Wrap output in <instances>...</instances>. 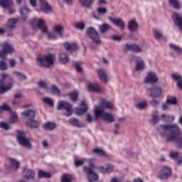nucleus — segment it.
<instances>
[{
    "label": "nucleus",
    "instance_id": "1",
    "mask_svg": "<svg viewBox=\"0 0 182 182\" xmlns=\"http://www.w3.org/2000/svg\"><path fill=\"white\" fill-rule=\"evenodd\" d=\"M158 133L163 137H166V141H175L177 147L182 149L181 131L177 124L159 125Z\"/></svg>",
    "mask_w": 182,
    "mask_h": 182
},
{
    "label": "nucleus",
    "instance_id": "2",
    "mask_svg": "<svg viewBox=\"0 0 182 182\" xmlns=\"http://www.w3.org/2000/svg\"><path fill=\"white\" fill-rule=\"evenodd\" d=\"M14 83H15V80L9 76L8 74H1V80H0V93L1 95H4V93H6L8 90H11L14 87Z\"/></svg>",
    "mask_w": 182,
    "mask_h": 182
},
{
    "label": "nucleus",
    "instance_id": "3",
    "mask_svg": "<svg viewBox=\"0 0 182 182\" xmlns=\"http://www.w3.org/2000/svg\"><path fill=\"white\" fill-rule=\"evenodd\" d=\"M55 60H56V56L52 53L38 56L36 58L38 66L41 68H50V66H53Z\"/></svg>",
    "mask_w": 182,
    "mask_h": 182
},
{
    "label": "nucleus",
    "instance_id": "4",
    "mask_svg": "<svg viewBox=\"0 0 182 182\" xmlns=\"http://www.w3.org/2000/svg\"><path fill=\"white\" fill-rule=\"evenodd\" d=\"M87 35L92 41L90 43V48L92 49H96L98 45L102 43L100 41V38L99 37V34H97V31L95 30V28L90 27L86 28Z\"/></svg>",
    "mask_w": 182,
    "mask_h": 182
},
{
    "label": "nucleus",
    "instance_id": "5",
    "mask_svg": "<svg viewBox=\"0 0 182 182\" xmlns=\"http://www.w3.org/2000/svg\"><path fill=\"white\" fill-rule=\"evenodd\" d=\"M94 113L96 119H102L107 123H113L114 122V117H113L112 114L105 112L97 107L95 108Z\"/></svg>",
    "mask_w": 182,
    "mask_h": 182
},
{
    "label": "nucleus",
    "instance_id": "6",
    "mask_svg": "<svg viewBox=\"0 0 182 182\" xmlns=\"http://www.w3.org/2000/svg\"><path fill=\"white\" fill-rule=\"evenodd\" d=\"M83 171L87 174L89 182L97 181L99 175L95 172V166L92 164H90V167L83 166Z\"/></svg>",
    "mask_w": 182,
    "mask_h": 182
},
{
    "label": "nucleus",
    "instance_id": "7",
    "mask_svg": "<svg viewBox=\"0 0 182 182\" xmlns=\"http://www.w3.org/2000/svg\"><path fill=\"white\" fill-rule=\"evenodd\" d=\"M25 132L22 131H18L16 134V139L18 142L22 147H26V149H32V144L29 141V139L25 137Z\"/></svg>",
    "mask_w": 182,
    "mask_h": 182
},
{
    "label": "nucleus",
    "instance_id": "8",
    "mask_svg": "<svg viewBox=\"0 0 182 182\" xmlns=\"http://www.w3.org/2000/svg\"><path fill=\"white\" fill-rule=\"evenodd\" d=\"M58 110H63L65 109V112L63 113L64 116L69 117L73 114V107L70 103L66 101H60L58 102V106L57 107Z\"/></svg>",
    "mask_w": 182,
    "mask_h": 182
},
{
    "label": "nucleus",
    "instance_id": "9",
    "mask_svg": "<svg viewBox=\"0 0 182 182\" xmlns=\"http://www.w3.org/2000/svg\"><path fill=\"white\" fill-rule=\"evenodd\" d=\"M36 26L38 29H41L43 33H46L49 39H56L55 33L48 31V26L45 24V21H43V20L39 18L36 22Z\"/></svg>",
    "mask_w": 182,
    "mask_h": 182
},
{
    "label": "nucleus",
    "instance_id": "10",
    "mask_svg": "<svg viewBox=\"0 0 182 182\" xmlns=\"http://www.w3.org/2000/svg\"><path fill=\"white\" fill-rule=\"evenodd\" d=\"M1 46L2 49L0 50V59H2V60H6L8 53L14 52V48L8 43H3Z\"/></svg>",
    "mask_w": 182,
    "mask_h": 182
},
{
    "label": "nucleus",
    "instance_id": "11",
    "mask_svg": "<svg viewBox=\"0 0 182 182\" xmlns=\"http://www.w3.org/2000/svg\"><path fill=\"white\" fill-rule=\"evenodd\" d=\"M171 176V168L168 166H163L158 172V178L161 180H168Z\"/></svg>",
    "mask_w": 182,
    "mask_h": 182
},
{
    "label": "nucleus",
    "instance_id": "12",
    "mask_svg": "<svg viewBox=\"0 0 182 182\" xmlns=\"http://www.w3.org/2000/svg\"><path fill=\"white\" fill-rule=\"evenodd\" d=\"M35 171L29 169L28 168H23V177L25 180H28V181H30V180H35Z\"/></svg>",
    "mask_w": 182,
    "mask_h": 182
},
{
    "label": "nucleus",
    "instance_id": "13",
    "mask_svg": "<svg viewBox=\"0 0 182 182\" xmlns=\"http://www.w3.org/2000/svg\"><path fill=\"white\" fill-rule=\"evenodd\" d=\"M150 92V97H160L161 96L162 89L161 87L154 85L152 88H148Z\"/></svg>",
    "mask_w": 182,
    "mask_h": 182
},
{
    "label": "nucleus",
    "instance_id": "14",
    "mask_svg": "<svg viewBox=\"0 0 182 182\" xmlns=\"http://www.w3.org/2000/svg\"><path fill=\"white\" fill-rule=\"evenodd\" d=\"M38 1L41 4V9L44 14H50L52 12V7L46 0H38Z\"/></svg>",
    "mask_w": 182,
    "mask_h": 182
},
{
    "label": "nucleus",
    "instance_id": "15",
    "mask_svg": "<svg viewBox=\"0 0 182 182\" xmlns=\"http://www.w3.org/2000/svg\"><path fill=\"white\" fill-rule=\"evenodd\" d=\"M109 21H110V22H112V23L114 25H115V26H118V28H119L122 31H123V29H124L126 25L124 24V22H123V20H122V18H114L112 17H108Z\"/></svg>",
    "mask_w": 182,
    "mask_h": 182
},
{
    "label": "nucleus",
    "instance_id": "16",
    "mask_svg": "<svg viewBox=\"0 0 182 182\" xmlns=\"http://www.w3.org/2000/svg\"><path fill=\"white\" fill-rule=\"evenodd\" d=\"M26 124L30 129H38L39 127V121L35 119V118L29 119L28 120L26 121Z\"/></svg>",
    "mask_w": 182,
    "mask_h": 182
},
{
    "label": "nucleus",
    "instance_id": "17",
    "mask_svg": "<svg viewBox=\"0 0 182 182\" xmlns=\"http://www.w3.org/2000/svg\"><path fill=\"white\" fill-rule=\"evenodd\" d=\"M125 48L127 50H132V52H135L136 53H140L143 50L137 44H126Z\"/></svg>",
    "mask_w": 182,
    "mask_h": 182
},
{
    "label": "nucleus",
    "instance_id": "18",
    "mask_svg": "<svg viewBox=\"0 0 182 182\" xmlns=\"http://www.w3.org/2000/svg\"><path fill=\"white\" fill-rule=\"evenodd\" d=\"M21 114L24 117V119L29 120V119H35L36 112L33 109H28L22 112Z\"/></svg>",
    "mask_w": 182,
    "mask_h": 182
},
{
    "label": "nucleus",
    "instance_id": "19",
    "mask_svg": "<svg viewBox=\"0 0 182 182\" xmlns=\"http://www.w3.org/2000/svg\"><path fill=\"white\" fill-rule=\"evenodd\" d=\"M100 110L105 112V109H113V104L109 101L103 100L99 106H96Z\"/></svg>",
    "mask_w": 182,
    "mask_h": 182
},
{
    "label": "nucleus",
    "instance_id": "20",
    "mask_svg": "<svg viewBox=\"0 0 182 182\" xmlns=\"http://www.w3.org/2000/svg\"><path fill=\"white\" fill-rule=\"evenodd\" d=\"M159 80V78L154 73H149L144 80V83H156Z\"/></svg>",
    "mask_w": 182,
    "mask_h": 182
},
{
    "label": "nucleus",
    "instance_id": "21",
    "mask_svg": "<svg viewBox=\"0 0 182 182\" xmlns=\"http://www.w3.org/2000/svg\"><path fill=\"white\" fill-rule=\"evenodd\" d=\"M88 89L90 92H95L96 93H102V88L99 86L98 83H90Z\"/></svg>",
    "mask_w": 182,
    "mask_h": 182
},
{
    "label": "nucleus",
    "instance_id": "22",
    "mask_svg": "<svg viewBox=\"0 0 182 182\" xmlns=\"http://www.w3.org/2000/svg\"><path fill=\"white\" fill-rule=\"evenodd\" d=\"M19 12L23 21H26L28 19V14H29V9L26 6H22L20 7Z\"/></svg>",
    "mask_w": 182,
    "mask_h": 182
},
{
    "label": "nucleus",
    "instance_id": "23",
    "mask_svg": "<svg viewBox=\"0 0 182 182\" xmlns=\"http://www.w3.org/2000/svg\"><path fill=\"white\" fill-rule=\"evenodd\" d=\"M16 22L18 20L15 18H11L8 21V22L5 25V28L6 31H12L14 28H15V25H16Z\"/></svg>",
    "mask_w": 182,
    "mask_h": 182
},
{
    "label": "nucleus",
    "instance_id": "24",
    "mask_svg": "<svg viewBox=\"0 0 182 182\" xmlns=\"http://www.w3.org/2000/svg\"><path fill=\"white\" fill-rule=\"evenodd\" d=\"M64 48L66 50H68L69 52H72L73 50H77V49H79V47L75 43H65Z\"/></svg>",
    "mask_w": 182,
    "mask_h": 182
},
{
    "label": "nucleus",
    "instance_id": "25",
    "mask_svg": "<svg viewBox=\"0 0 182 182\" xmlns=\"http://www.w3.org/2000/svg\"><path fill=\"white\" fill-rule=\"evenodd\" d=\"M135 62H136V65L135 67V70H141V69H144V61L141 60L140 57H136L135 58Z\"/></svg>",
    "mask_w": 182,
    "mask_h": 182
},
{
    "label": "nucleus",
    "instance_id": "26",
    "mask_svg": "<svg viewBox=\"0 0 182 182\" xmlns=\"http://www.w3.org/2000/svg\"><path fill=\"white\" fill-rule=\"evenodd\" d=\"M68 122L70 123V124H71V126H74V127H79V128L85 127V124L80 122L79 119L76 118H73V117L70 118Z\"/></svg>",
    "mask_w": 182,
    "mask_h": 182
},
{
    "label": "nucleus",
    "instance_id": "27",
    "mask_svg": "<svg viewBox=\"0 0 182 182\" xmlns=\"http://www.w3.org/2000/svg\"><path fill=\"white\" fill-rule=\"evenodd\" d=\"M97 168L100 170L101 173H103V174H107V173L113 171L114 167L112 164H108L106 168L103 166H100Z\"/></svg>",
    "mask_w": 182,
    "mask_h": 182
},
{
    "label": "nucleus",
    "instance_id": "28",
    "mask_svg": "<svg viewBox=\"0 0 182 182\" xmlns=\"http://www.w3.org/2000/svg\"><path fill=\"white\" fill-rule=\"evenodd\" d=\"M139 28V23L134 20H131L128 23V29L130 32H134Z\"/></svg>",
    "mask_w": 182,
    "mask_h": 182
},
{
    "label": "nucleus",
    "instance_id": "29",
    "mask_svg": "<svg viewBox=\"0 0 182 182\" xmlns=\"http://www.w3.org/2000/svg\"><path fill=\"white\" fill-rule=\"evenodd\" d=\"M151 119L150 120L152 124H157L160 122V117H159V111H154L151 114Z\"/></svg>",
    "mask_w": 182,
    "mask_h": 182
},
{
    "label": "nucleus",
    "instance_id": "30",
    "mask_svg": "<svg viewBox=\"0 0 182 182\" xmlns=\"http://www.w3.org/2000/svg\"><path fill=\"white\" fill-rule=\"evenodd\" d=\"M98 76L102 82H105V83H107V74L106 73V71L103 69L98 70L97 71Z\"/></svg>",
    "mask_w": 182,
    "mask_h": 182
},
{
    "label": "nucleus",
    "instance_id": "31",
    "mask_svg": "<svg viewBox=\"0 0 182 182\" xmlns=\"http://www.w3.org/2000/svg\"><path fill=\"white\" fill-rule=\"evenodd\" d=\"M43 129L45 130L52 131L56 129V123L52 122H48L43 125Z\"/></svg>",
    "mask_w": 182,
    "mask_h": 182
},
{
    "label": "nucleus",
    "instance_id": "32",
    "mask_svg": "<svg viewBox=\"0 0 182 182\" xmlns=\"http://www.w3.org/2000/svg\"><path fill=\"white\" fill-rule=\"evenodd\" d=\"M59 62L65 65L69 62V57L65 53H61L59 54Z\"/></svg>",
    "mask_w": 182,
    "mask_h": 182
},
{
    "label": "nucleus",
    "instance_id": "33",
    "mask_svg": "<svg viewBox=\"0 0 182 182\" xmlns=\"http://www.w3.org/2000/svg\"><path fill=\"white\" fill-rule=\"evenodd\" d=\"M99 29L101 33H106L107 31H110V29H112V26L107 23H103L99 26Z\"/></svg>",
    "mask_w": 182,
    "mask_h": 182
},
{
    "label": "nucleus",
    "instance_id": "34",
    "mask_svg": "<svg viewBox=\"0 0 182 182\" xmlns=\"http://www.w3.org/2000/svg\"><path fill=\"white\" fill-rule=\"evenodd\" d=\"M0 5L2 8H4V9L11 8V6H12V0H0Z\"/></svg>",
    "mask_w": 182,
    "mask_h": 182
},
{
    "label": "nucleus",
    "instance_id": "35",
    "mask_svg": "<svg viewBox=\"0 0 182 182\" xmlns=\"http://www.w3.org/2000/svg\"><path fill=\"white\" fill-rule=\"evenodd\" d=\"M38 178H50L51 176L50 173L40 170L38 171Z\"/></svg>",
    "mask_w": 182,
    "mask_h": 182
},
{
    "label": "nucleus",
    "instance_id": "36",
    "mask_svg": "<svg viewBox=\"0 0 182 182\" xmlns=\"http://www.w3.org/2000/svg\"><path fill=\"white\" fill-rule=\"evenodd\" d=\"M169 5L173 9H180L181 6H180V2H178V0H168Z\"/></svg>",
    "mask_w": 182,
    "mask_h": 182
},
{
    "label": "nucleus",
    "instance_id": "37",
    "mask_svg": "<svg viewBox=\"0 0 182 182\" xmlns=\"http://www.w3.org/2000/svg\"><path fill=\"white\" fill-rule=\"evenodd\" d=\"M161 119L168 123L170 122H173L174 120V117L171 115H166V114H161Z\"/></svg>",
    "mask_w": 182,
    "mask_h": 182
},
{
    "label": "nucleus",
    "instance_id": "38",
    "mask_svg": "<svg viewBox=\"0 0 182 182\" xmlns=\"http://www.w3.org/2000/svg\"><path fill=\"white\" fill-rule=\"evenodd\" d=\"M92 153L104 157H107V154H106V152L103 149H100L99 148L94 149L92 150Z\"/></svg>",
    "mask_w": 182,
    "mask_h": 182
},
{
    "label": "nucleus",
    "instance_id": "39",
    "mask_svg": "<svg viewBox=\"0 0 182 182\" xmlns=\"http://www.w3.org/2000/svg\"><path fill=\"white\" fill-rule=\"evenodd\" d=\"M73 176L70 174L65 173L61 177V182H72Z\"/></svg>",
    "mask_w": 182,
    "mask_h": 182
},
{
    "label": "nucleus",
    "instance_id": "40",
    "mask_svg": "<svg viewBox=\"0 0 182 182\" xmlns=\"http://www.w3.org/2000/svg\"><path fill=\"white\" fill-rule=\"evenodd\" d=\"M80 4L82 5L85 8H89L90 5L93 4L95 0H78Z\"/></svg>",
    "mask_w": 182,
    "mask_h": 182
},
{
    "label": "nucleus",
    "instance_id": "41",
    "mask_svg": "<svg viewBox=\"0 0 182 182\" xmlns=\"http://www.w3.org/2000/svg\"><path fill=\"white\" fill-rule=\"evenodd\" d=\"M169 46H170L171 49H172V50H173V52H176V53H177V55H182L181 48H180L174 44H170Z\"/></svg>",
    "mask_w": 182,
    "mask_h": 182
},
{
    "label": "nucleus",
    "instance_id": "42",
    "mask_svg": "<svg viewBox=\"0 0 182 182\" xmlns=\"http://www.w3.org/2000/svg\"><path fill=\"white\" fill-rule=\"evenodd\" d=\"M9 160L11 167H12V168H14L15 170H18V168H19V162H18V161H16V159L11 158H10Z\"/></svg>",
    "mask_w": 182,
    "mask_h": 182
},
{
    "label": "nucleus",
    "instance_id": "43",
    "mask_svg": "<svg viewBox=\"0 0 182 182\" xmlns=\"http://www.w3.org/2000/svg\"><path fill=\"white\" fill-rule=\"evenodd\" d=\"M13 75H15L16 77H18L19 80H26L27 79L26 75L18 71L13 72Z\"/></svg>",
    "mask_w": 182,
    "mask_h": 182
},
{
    "label": "nucleus",
    "instance_id": "44",
    "mask_svg": "<svg viewBox=\"0 0 182 182\" xmlns=\"http://www.w3.org/2000/svg\"><path fill=\"white\" fill-rule=\"evenodd\" d=\"M71 102H76V100H77V97H78V95H77V92H70L69 95H68Z\"/></svg>",
    "mask_w": 182,
    "mask_h": 182
},
{
    "label": "nucleus",
    "instance_id": "45",
    "mask_svg": "<svg viewBox=\"0 0 182 182\" xmlns=\"http://www.w3.org/2000/svg\"><path fill=\"white\" fill-rule=\"evenodd\" d=\"M54 32H56V33H58L60 35V38H62V31H63V26H55L53 28Z\"/></svg>",
    "mask_w": 182,
    "mask_h": 182
},
{
    "label": "nucleus",
    "instance_id": "46",
    "mask_svg": "<svg viewBox=\"0 0 182 182\" xmlns=\"http://www.w3.org/2000/svg\"><path fill=\"white\" fill-rule=\"evenodd\" d=\"M38 85L41 87V89H43L44 90H48L49 89V87H48V84L46 81L40 80L38 82Z\"/></svg>",
    "mask_w": 182,
    "mask_h": 182
},
{
    "label": "nucleus",
    "instance_id": "47",
    "mask_svg": "<svg viewBox=\"0 0 182 182\" xmlns=\"http://www.w3.org/2000/svg\"><path fill=\"white\" fill-rule=\"evenodd\" d=\"M87 112V107H84V108H76L75 109V113L78 116H80V114H85Z\"/></svg>",
    "mask_w": 182,
    "mask_h": 182
},
{
    "label": "nucleus",
    "instance_id": "48",
    "mask_svg": "<svg viewBox=\"0 0 182 182\" xmlns=\"http://www.w3.org/2000/svg\"><path fill=\"white\" fill-rule=\"evenodd\" d=\"M0 70H8V65L5 60H0Z\"/></svg>",
    "mask_w": 182,
    "mask_h": 182
},
{
    "label": "nucleus",
    "instance_id": "49",
    "mask_svg": "<svg viewBox=\"0 0 182 182\" xmlns=\"http://www.w3.org/2000/svg\"><path fill=\"white\" fill-rule=\"evenodd\" d=\"M137 109H139L141 110H143V109H146L147 107V102L143 101L141 102H139L136 105Z\"/></svg>",
    "mask_w": 182,
    "mask_h": 182
},
{
    "label": "nucleus",
    "instance_id": "50",
    "mask_svg": "<svg viewBox=\"0 0 182 182\" xmlns=\"http://www.w3.org/2000/svg\"><path fill=\"white\" fill-rule=\"evenodd\" d=\"M50 89L53 95H60V90H59V88H58V87H56V85H51Z\"/></svg>",
    "mask_w": 182,
    "mask_h": 182
},
{
    "label": "nucleus",
    "instance_id": "51",
    "mask_svg": "<svg viewBox=\"0 0 182 182\" xmlns=\"http://www.w3.org/2000/svg\"><path fill=\"white\" fill-rule=\"evenodd\" d=\"M85 26L86 25L83 22L76 23L75 24V28H76V29H80V31H83Z\"/></svg>",
    "mask_w": 182,
    "mask_h": 182
},
{
    "label": "nucleus",
    "instance_id": "52",
    "mask_svg": "<svg viewBox=\"0 0 182 182\" xmlns=\"http://www.w3.org/2000/svg\"><path fill=\"white\" fill-rule=\"evenodd\" d=\"M73 66H74L75 70H77V72H78V73H80V72H82V67L80 66V62H75L73 63Z\"/></svg>",
    "mask_w": 182,
    "mask_h": 182
},
{
    "label": "nucleus",
    "instance_id": "53",
    "mask_svg": "<svg viewBox=\"0 0 182 182\" xmlns=\"http://www.w3.org/2000/svg\"><path fill=\"white\" fill-rule=\"evenodd\" d=\"M166 103H168L169 105H177V98H176V97L168 98L166 100Z\"/></svg>",
    "mask_w": 182,
    "mask_h": 182
},
{
    "label": "nucleus",
    "instance_id": "54",
    "mask_svg": "<svg viewBox=\"0 0 182 182\" xmlns=\"http://www.w3.org/2000/svg\"><path fill=\"white\" fill-rule=\"evenodd\" d=\"M97 12L98 14H100V15H105V14L107 13V9L105 8V7H99L97 9Z\"/></svg>",
    "mask_w": 182,
    "mask_h": 182
},
{
    "label": "nucleus",
    "instance_id": "55",
    "mask_svg": "<svg viewBox=\"0 0 182 182\" xmlns=\"http://www.w3.org/2000/svg\"><path fill=\"white\" fill-rule=\"evenodd\" d=\"M43 103H46V105H48L49 106H53L54 105L53 100L50 98H48V97L43 98Z\"/></svg>",
    "mask_w": 182,
    "mask_h": 182
},
{
    "label": "nucleus",
    "instance_id": "56",
    "mask_svg": "<svg viewBox=\"0 0 182 182\" xmlns=\"http://www.w3.org/2000/svg\"><path fill=\"white\" fill-rule=\"evenodd\" d=\"M153 31L155 39H160V38L163 36V35L161 34V33H160V31H159V30L154 29Z\"/></svg>",
    "mask_w": 182,
    "mask_h": 182
},
{
    "label": "nucleus",
    "instance_id": "57",
    "mask_svg": "<svg viewBox=\"0 0 182 182\" xmlns=\"http://www.w3.org/2000/svg\"><path fill=\"white\" fill-rule=\"evenodd\" d=\"M149 105H150V106H152V107H157V106H159V105H160V102L157 101L155 99H152L149 102Z\"/></svg>",
    "mask_w": 182,
    "mask_h": 182
},
{
    "label": "nucleus",
    "instance_id": "58",
    "mask_svg": "<svg viewBox=\"0 0 182 182\" xmlns=\"http://www.w3.org/2000/svg\"><path fill=\"white\" fill-rule=\"evenodd\" d=\"M83 164H85V161L79 160V159H75V167H80V166H83Z\"/></svg>",
    "mask_w": 182,
    "mask_h": 182
},
{
    "label": "nucleus",
    "instance_id": "59",
    "mask_svg": "<svg viewBox=\"0 0 182 182\" xmlns=\"http://www.w3.org/2000/svg\"><path fill=\"white\" fill-rule=\"evenodd\" d=\"M170 157H171V159H173V160H176V159H178L179 157L178 152H177V151L171 152Z\"/></svg>",
    "mask_w": 182,
    "mask_h": 182
},
{
    "label": "nucleus",
    "instance_id": "60",
    "mask_svg": "<svg viewBox=\"0 0 182 182\" xmlns=\"http://www.w3.org/2000/svg\"><path fill=\"white\" fill-rule=\"evenodd\" d=\"M16 122H18V115L16 114H12L10 123H16Z\"/></svg>",
    "mask_w": 182,
    "mask_h": 182
},
{
    "label": "nucleus",
    "instance_id": "61",
    "mask_svg": "<svg viewBox=\"0 0 182 182\" xmlns=\"http://www.w3.org/2000/svg\"><path fill=\"white\" fill-rule=\"evenodd\" d=\"M1 129H4V130H9V124L5 122H0Z\"/></svg>",
    "mask_w": 182,
    "mask_h": 182
},
{
    "label": "nucleus",
    "instance_id": "62",
    "mask_svg": "<svg viewBox=\"0 0 182 182\" xmlns=\"http://www.w3.org/2000/svg\"><path fill=\"white\" fill-rule=\"evenodd\" d=\"M0 110L1 112H2V110H11V107L6 104H4L0 106Z\"/></svg>",
    "mask_w": 182,
    "mask_h": 182
},
{
    "label": "nucleus",
    "instance_id": "63",
    "mask_svg": "<svg viewBox=\"0 0 182 182\" xmlns=\"http://www.w3.org/2000/svg\"><path fill=\"white\" fill-rule=\"evenodd\" d=\"M9 63L10 65V68H15V66L16 65V60H15L14 59H9Z\"/></svg>",
    "mask_w": 182,
    "mask_h": 182
},
{
    "label": "nucleus",
    "instance_id": "64",
    "mask_svg": "<svg viewBox=\"0 0 182 182\" xmlns=\"http://www.w3.org/2000/svg\"><path fill=\"white\" fill-rule=\"evenodd\" d=\"M110 182H123V181L119 178L114 177L111 178Z\"/></svg>",
    "mask_w": 182,
    "mask_h": 182
}]
</instances>
